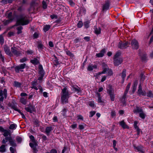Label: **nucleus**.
<instances>
[{
    "label": "nucleus",
    "instance_id": "nucleus-31",
    "mask_svg": "<svg viewBox=\"0 0 153 153\" xmlns=\"http://www.w3.org/2000/svg\"><path fill=\"white\" fill-rule=\"evenodd\" d=\"M14 109L15 111H17L19 113L22 115V118H25V116L24 114L23 113H22L17 108H16V107L14 108Z\"/></svg>",
    "mask_w": 153,
    "mask_h": 153
},
{
    "label": "nucleus",
    "instance_id": "nucleus-7",
    "mask_svg": "<svg viewBox=\"0 0 153 153\" xmlns=\"http://www.w3.org/2000/svg\"><path fill=\"white\" fill-rule=\"evenodd\" d=\"M132 48L134 49L137 50L139 47V43L138 41L135 39H133L131 42Z\"/></svg>",
    "mask_w": 153,
    "mask_h": 153
},
{
    "label": "nucleus",
    "instance_id": "nucleus-13",
    "mask_svg": "<svg viewBox=\"0 0 153 153\" xmlns=\"http://www.w3.org/2000/svg\"><path fill=\"white\" fill-rule=\"evenodd\" d=\"M7 96V90L6 89H4L3 91H0V96L1 97H3L5 98Z\"/></svg>",
    "mask_w": 153,
    "mask_h": 153
},
{
    "label": "nucleus",
    "instance_id": "nucleus-3",
    "mask_svg": "<svg viewBox=\"0 0 153 153\" xmlns=\"http://www.w3.org/2000/svg\"><path fill=\"white\" fill-rule=\"evenodd\" d=\"M103 70L102 71L99 72L94 75L96 79H98L100 76L102 74H105L108 68L107 65L105 63H103L102 64Z\"/></svg>",
    "mask_w": 153,
    "mask_h": 153
},
{
    "label": "nucleus",
    "instance_id": "nucleus-40",
    "mask_svg": "<svg viewBox=\"0 0 153 153\" xmlns=\"http://www.w3.org/2000/svg\"><path fill=\"white\" fill-rule=\"evenodd\" d=\"M90 22L89 21H87L84 22V25L85 27L86 28H88L89 27V24Z\"/></svg>",
    "mask_w": 153,
    "mask_h": 153
},
{
    "label": "nucleus",
    "instance_id": "nucleus-63",
    "mask_svg": "<svg viewBox=\"0 0 153 153\" xmlns=\"http://www.w3.org/2000/svg\"><path fill=\"white\" fill-rule=\"evenodd\" d=\"M53 121L54 122H57L58 121V118L56 116H54L53 118Z\"/></svg>",
    "mask_w": 153,
    "mask_h": 153
},
{
    "label": "nucleus",
    "instance_id": "nucleus-10",
    "mask_svg": "<svg viewBox=\"0 0 153 153\" xmlns=\"http://www.w3.org/2000/svg\"><path fill=\"white\" fill-rule=\"evenodd\" d=\"M73 90L78 94H81V88L77 85H74L72 86Z\"/></svg>",
    "mask_w": 153,
    "mask_h": 153
},
{
    "label": "nucleus",
    "instance_id": "nucleus-39",
    "mask_svg": "<svg viewBox=\"0 0 153 153\" xmlns=\"http://www.w3.org/2000/svg\"><path fill=\"white\" fill-rule=\"evenodd\" d=\"M134 149L136 151L142 152L141 148L139 146H134Z\"/></svg>",
    "mask_w": 153,
    "mask_h": 153
},
{
    "label": "nucleus",
    "instance_id": "nucleus-44",
    "mask_svg": "<svg viewBox=\"0 0 153 153\" xmlns=\"http://www.w3.org/2000/svg\"><path fill=\"white\" fill-rule=\"evenodd\" d=\"M42 4L43 8L44 9H46L47 7V5L46 4V2L45 1V0H43V1L42 2Z\"/></svg>",
    "mask_w": 153,
    "mask_h": 153
},
{
    "label": "nucleus",
    "instance_id": "nucleus-37",
    "mask_svg": "<svg viewBox=\"0 0 153 153\" xmlns=\"http://www.w3.org/2000/svg\"><path fill=\"white\" fill-rule=\"evenodd\" d=\"M10 150L11 153H16V147H11L10 148Z\"/></svg>",
    "mask_w": 153,
    "mask_h": 153
},
{
    "label": "nucleus",
    "instance_id": "nucleus-53",
    "mask_svg": "<svg viewBox=\"0 0 153 153\" xmlns=\"http://www.w3.org/2000/svg\"><path fill=\"white\" fill-rule=\"evenodd\" d=\"M107 71H108V75L111 76L113 74L112 71L111 69H109L108 68Z\"/></svg>",
    "mask_w": 153,
    "mask_h": 153
},
{
    "label": "nucleus",
    "instance_id": "nucleus-34",
    "mask_svg": "<svg viewBox=\"0 0 153 153\" xmlns=\"http://www.w3.org/2000/svg\"><path fill=\"white\" fill-rule=\"evenodd\" d=\"M17 127V125L15 124H12L10 125L9 128L10 129H15Z\"/></svg>",
    "mask_w": 153,
    "mask_h": 153
},
{
    "label": "nucleus",
    "instance_id": "nucleus-20",
    "mask_svg": "<svg viewBox=\"0 0 153 153\" xmlns=\"http://www.w3.org/2000/svg\"><path fill=\"white\" fill-rule=\"evenodd\" d=\"M9 143L10 145L13 147H16L17 146V145L15 142L14 139L12 138H11V139L10 140Z\"/></svg>",
    "mask_w": 153,
    "mask_h": 153
},
{
    "label": "nucleus",
    "instance_id": "nucleus-62",
    "mask_svg": "<svg viewBox=\"0 0 153 153\" xmlns=\"http://www.w3.org/2000/svg\"><path fill=\"white\" fill-rule=\"evenodd\" d=\"M77 118L78 120H83V117L80 115H79L77 116Z\"/></svg>",
    "mask_w": 153,
    "mask_h": 153
},
{
    "label": "nucleus",
    "instance_id": "nucleus-29",
    "mask_svg": "<svg viewBox=\"0 0 153 153\" xmlns=\"http://www.w3.org/2000/svg\"><path fill=\"white\" fill-rule=\"evenodd\" d=\"M101 29L100 27H95L94 29V32L95 34L98 35L100 33Z\"/></svg>",
    "mask_w": 153,
    "mask_h": 153
},
{
    "label": "nucleus",
    "instance_id": "nucleus-41",
    "mask_svg": "<svg viewBox=\"0 0 153 153\" xmlns=\"http://www.w3.org/2000/svg\"><path fill=\"white\" fill-rule=\"evenodd\" d=\"M11 21V19L4 20L3 21V22L4 25H6L9 24Z\"/></svg>",
    "mask_w": 153,
    "mask_h": 153
},
{
    "label": "nucleus",
    "instance_id": "nucleus-5",
    "mask_svg": "<svg viewBox=\"0 0 153 153\" xmlns=\"http://www.w3.org/2000/svg\"><path fill=\"white\" fill-rule=\"evenodd\" d=\"M11 53L13 56V54L16 56H20L22 54V52L16 47L13 46L11 48Z\"/></svg>",
    "mask_w": 153,
    "mask_h": 153
},
{
    "label": "nucleus",
    "instance_id": "nucleus-38",
    "mask_svg": "<svg viewBox=\"0 0 153 153\" xmlns=\"http://www.w3.org/2000/svg\"><path fill=\"white\" fill-rule=\"evenodd\" d=\"M147 96L148 97H150V98H153V94H152V91H149L147 93Z\"/></svg>",
    "mask_w": 153,
    "mask_h": 153
},
{
    "label": "nucleus",
    "instance_id": "nucleus-61",
    "mask_svg": "<svg viewBox=\"0 0 153 153\" xmlns=\"http://www.w3.org/2000/svg\"><path fill=\"white\" fill-rule=\"evenodd\" d=\"M25 109L27 111L31 113L32 112V110L31 109L28 107H26L25 108Z\"/></svg>",
    "mask_w": 153,
    "mask_h": 153
},
{
    "label": "nucleus",
    "instance_id": "nucleus-49",
    "mask_svg": "<svg viewBox=\"0 0 153 153\" xmlns=\"http://www.w3.org/2000/svg\"><path fill=\"white\" fill-rule=\"evenodd\" d=\"M29 145L31 148H33V150L34 152H35L36 151V147H34V145L33 144V143H29Z\"/></svg>",
    "mask_w": 153,
    "mask_h": 153
},
{
    "label": "nucleus",
    "instance_id": "nucleus-6",
    "mask_svg": "<svg viewBox=\"0 0 153 153\" xmlns=\"http://www.w3.org/2000/svg\"><path fill=\"white\" fill-rule=\"evenodd\" d=\"M26 66V64L25 63L22 64L20 65L16 66L15 68V69L16 72L17 73H19V71H23L22 69H24Z\"/></svg>",
    "mask_w": 153,
    "mask_h": 153
},
{
    "label": "nucleus",
    "instance_id": "nucleus-42",
    "mask_svg": "<svg viewBox=\"0 0 153 153\" xmlns=\"http://www.w3.org/2000/svg\"><path fill=\"white\" fill-rule=\"evenodd\" d=\"M14 85L15 86L18 87H19L21 86V84L18 82L15 81L14 82Z\"/></svg>",
    "mask_w": 153,
    "mask_h": 153
},
{
    "label": "nucleus",
    "instance_id": "nucleus-45",
    "mask_svg": "<svg viewBox=\"0 0 153 153\" xmlns=\"http://www.w3.org/2000/svg\"><path fill=\"white\" fill-rule=\"evenodd\" d=\"M80 11L81 13L84 14H85L86 12V10L85 8L82 7L80 8Z\"/></svg>",
    "mask_w": 153,
    "mask_h": 153
},
{
    "label": "nucleus",
    "instance_id": "nucleus-60",
    "mask_svg": "<svg viewBox=\"0 0 153 153\" xmlns=\"http://www.w3.org/2000/svg\"><path fill=\"white\" fill-rule=\"evenodd\" d=\"M14 33L13 32H8V34L9 37H10L12 36H13Z\"/></svg>",
    "mask_w": 153,
    "mask_h": 153
},
{
    "label": "nucleus",
    "instance_id": "nucleus-35",
    "mask_svg": "<svg viewBox=\"0 0 153 153\" xmlns=\"http://www.w3.org/2000/svg\"><path fill=\"white\" fill-rule=\"evenodd\" d=\"M22 29L23 27L21 26H19L17 28V30H18L17 33L18 34H19L21 33H22Z\"/></svg>",
    "mask_w": 153,
    "mask_h": 153
},
{
    "label": "nucleus",
    "instance_id": "nucleus-15",
    "mask_svg": "<svg viewBox=\"0 0 153 153\" xmlns=\"http://www.w3.org/2000/svg\"><path fill=\"white\" fill-rule=\"evenodd\" d=\"M138 123L137 121H135L134 122V128L137 131V134L139 135L140 134V129L139 128V127L137 126Z\"/></svg>",
    "mask_w": 153,
    "mask_h": 153
},
{
    "label": "nucleus",
    "instance_id": "nucleus-50",
    "mask_svg": "<svg viewBox=\"0 0 153 153\" xmlns=\"http://www.w3.org/2000/svg\"><path fill=\"white\" fill-rule=\"evenodd\" d=\"M66 53L67 55L69 56H70L73 57L74 56L73 54L68 50H67L66 51Z\"/></svg>",
    "mask_w": 153,
    "mask_h": 153
},
{
    "label": "nucleus",
    "instance_id": "nucleus-22",
    "mask_svg": "<svg viewBox=\"0 0 153 153\" xmlns=\"http://www.w3.org/2000/svg\"><path fill=\"white\" fill-rule=\"evenodd\" d=\"M31 83L32 85L31 88H32L36 90H38V88L36 86L37 85V82L34 81H32Z\"/></svg>",
    "mask_w": 153,
    "mask_h": 153
},
{
    "label": "nucleus",
    "instance_id": "nucleus-58",
    "mask_svg": "<svg viewBox=\"0 0 153 153\" xmlns=\"http://www.w3.org/2000/svg\"><path fill=\"white\" fill-rule=\"evenodd\" d=\"M77 124L76 123L74 124L71 126V127L72 128L74 129L77 127Z\"/></svg>",
    "mask_w": 153,
    "mask_h": 153
},
{
    "label": "nucleus",
    "instance_id": "nucleus-52",
    "mask_svg": "<svg viewBox=\"0 0 153 153\" xmlns=\"http://www.w3.org/2000/svg\"><path fill=\"white\" fill-rule=\"evenodd\" d=\"M27 60L26 57H24L23 58L20 60V62L21 63H23L26 62Z\"/></svg>",
    "mask_w": 153,
    "mask_h": 153
},
{
    "label": "nucleus",
    "instance_id": "nucleus-18",
    "mask_svg": "<svg viewBox=\"0 0 153 153\" xmlns=\"http://www.w3.org/2000/svg\"><path fill=\"white\" fill-rule=\"evenodd\" d=\"M97 68V66L96 65H93L90 64L88 66L87 69L89 71H91L94 69H95Z\"/></svg>",
    "mask_w": 153,
    "mask_h": 153
},
{
    "label": "nucleus",
    "instance_id": "nucleus-55",
    "mask_svg": "<svg viewBox=\"0 0 153 153\" xmlns=\"http://www.w3.org/2000/svg\"><path fill=\"white\" fill-rule=\"evenodd\" d=\"M26 53L28 54H32L33 53V51L31 50H28L26 51Z\"/></svg>",
    "mask_w": 153,
    "mask_h": 153
},
{
    "label": "nucleus",
    "instance_id": "nucleus-11",
    "mask_svg": "<svg viewBox=\"0 0 153 153\" xmlns=\"http://www.w3.org/2000/svg\"><path fill=\"white\" fill-rule=\"evenodd\" d=\"M114 64L115 66H118L121 64L123 62V60L121 58H119L114 59Z\"/></svg>",
    "mask_w": 153,
    "mask_h": 153
},
{
    "label": "nucleus",
    "instance_id": "nucleus-21",
    "mask_svg": "<svg viewBox=\"0 0 153 153\" xmlns=\"http://www.w3.org/2000/svg\"><path fill=\"white\" fill-rule=\"evenodd\" d=\"M130 85H131L130 83H128V84L127 85L126 88V90H125V92L124 93V95L123 97V98H125L126 96V95L127 94V93L129 90V89L130 88Z\"/></svg>",
    "mask_w": 153,
    "mask_h": 153
},
{
    "label": "nucleus",
    "instance_id": "nucleus-2",
    "mask_svg": "<svg viewBox=\"0 0 153 153\" xmlns=\"http://www.w3.org/2000/svg\"><path fill=\"white\" fill-rule=\"evenodd\" d=\"M30 22V20L27 16L22 15L19 17L16 24L17 25H24L28 24Z\"/></svg>",
    "mask_w": 153,
    "mask_h": 153
},
{
    "label": "nucleus",
    "instance_id": "nucleus-24",
    "mask_svg": "<svg viewBox=\"0 0 153 153\" xmlns=\"http://www.w3.org/2000/svg\"><path fill=\"white\" fill-rule=\"evenodd\" d=\"M6 148L5 146L4 145H2L0 147V152L4 153L6 152Z\"/></svg>",
    "mask_w": 153,
    "mask_h": 153
},
{
    "label": "nucleus",
    "instance_id": "nucleus-30",
    "mask_svg": "<svg viewBox=\"0 0 153 153\" xmlns=\"http://www.w3.org/2000/svg\"><path fill=\"white\" fill-rule=\"evenodd\" d=\"M109 7V4L108 2H107L104 4L103 7V10H107Z\"/></svg>",
    "mask_w": 153,
    "mask_h": 153
},
{
    "label": "nucleus",
    "instance_id": "nucleus-23",
    "mask_svg": "<svg viewBox=\"0 0 153 153\" xmlns=\"http://www.w3.org/2000/svg\"><path fill=\"white\" fill-rule=\"evenodd\" d=\"M20 101L22 104L25 105L27 103V97H22L20 98Z\"/></svg>",
    "mask_w": 153,
    "mask_h": 153
},
{
    "label": "nucleus",
    "instance_id": "nucleus-64",
    "mask_svg": "<svg viewBox=\"0 0 153 153\" xmlns=\"http://www.w3.org/2000/svg\"><path fill=\"white\" fill-rule=\"evenodd\" d=\"M50 153H57V151L56 150L53 149L50 151Z\"/></svg>",
    "mask_w": 153,
    "mask_h": 153
},
{
    "label": "nucleus",
    "instance_id": "nucleus-17",
    "mask_svg": "<svg viewBox=\"0 0 153 153\" xmlns=\"http://www.w3.org/2000/svg\"><path fill=\"white\" fill-rule=\"evenodd\" d=\"M143 109L141 107L136 106L133 111L135 114L140 113L143 111Z\"/></svg>",
    "mask_w": 153,
    "mask_h": 153
},
{
    "label": "nucleus",
    "instance_id": "nucleus-4",
    "mask_svg": "<svg viewBox=\"0 0 153 153\" xmlns=\"http://www.w3.org/2000/svg\"><path fill=\"white\" fill-rule=\"evenodd\" d=\"M107 91L110 97V100L111 101H114V90L110 85H108V88L107 89Z\"/></svg>",
    "mask_w": 153,
    "mask_h": 153
},
{
    "label": "nucleus",
    "instance_id": "nucleus-56",
    "mask_svg": "<svg viewBox=\"0 0 153 153\" xmlns=\"http://www.w3.org/2000/svg\"><path fill=\"white\" fill-rule=\"evenodd\" d=\"M30 138L31 140L32 141L33 143H35V140L34 138V137L32 135H31L30 136Z\"/></svg>",
    "mask_w": 153,
    "mask_h": 153
},
{
    "label": "nucleus",
    "instance_id": "nucleus-36",
    "mask_svg": "<svg viewBox=\"0 0 153 153\" xmlns=\"http://www.w3.org/2000/svg\"><path fill=\"white\" fill-rule=\"evenodd\" d=\"M97 96L98 97V101H97L99 103H102L103 101L101 99L100 94L99 93H97Z\"/></svg>",
    "mask_w": 153,
    "mask_h": 153
},
{
    "label": "nucleus",
    "instance_id": "nucleus-16",
    "mask_svg": "<svg viewBox=\"0 0 153 153\" xmlns=\"http://www.w3.org/2000/svg\"><path fill=\"white\" fill-rule=\"evenodd\" d=\"M119 124L120 126L123 128L128 129L129 127L125 123L124 120H122L119 123Z\"/></svg>",
    "mask_w": 153,
    "mask_h": 153
},
{
    "label": "nucleus",
    "instance_id": "nucleus-25",
    "mask_svg": "<svg viewBox=\"0 0 153 153\" xmlns=\"http://www.w3.org/2000/svg\"><path fill=\"white\" fill-rule=\"evenodd\" d=\"M52 130V127L48 126L47 127L45 128V132L47 134H48Z\"/></svg>",
    "mask_w": 153,
    "mask_h": 153
},
{
    "label": "nucleus",
    "instance_id": "nucleus-19",
    "mask_svg": "<svg viewBox=\"0 0 153 153\" xmlns=\"http://www.w3.org/2000/svg\"><path fill=\"white\" fill-rule=\"evenodd\" d=\"M37 47L39 50H41L44 48V46L42 44L41 41H39L37 42Z\"/></svg>",
    "mask_w": 153,
    "mask_h": 153
},
{
    "label": "nucleus",
    "instance_id": "nucleus-26",
    "mask_svg": "<svg viewBox=\"0 0 153 153\" xmlns=\"http://www.w3.org/2000/svg\"><path fill=\"white\" fill-rule=\"evenodd\" d=\"M137 85V82H134L132 87L131 89H132V91L133 93L134 92L136 89Z\"/></svg>",
    "mask_w": 153,
    "mask_h": 153
},
{
    "label": "nucleus",
    "instance_id": "nucleus-43",
    "mask_svg": "<svg viewBox=\"0 0 153 153\" xmlns=\"http://www.w3.org/2000/svg\"><path fill=\"white\" fill-rule=\"evenodd\" d=\"M2 132H4V135L5 137L7 136L10 134V132L4 129Z\"/></svg>",
    "mask_w": 153,
    "mask_h": 153
},
{
    "label": "nucleus",
    "instance_id": "nucleus-9",
    "mask_svg": "<svg viewBox=\"0 0 153 153\" xmlns=\"http://www.w3.org/2000/svg\"><path fill=\"white\" fill-rule=\"evenodd\" d=\"M137 94L139 95H142L145 96L146 95V92L145 91H143L142 90L141 85H139L137 92Z\"/></svg>",
    "mask_w": 153,
    "mask_h": 153
},
{
    "label": "nucleus",
    "instance_id": "nucleus-12",
    "mask_svg": "<svg viewBox=\"0 0 153 153\" xmlns=\"http://www.w3.org/2000/svg\"><path fill=\"white\" fill-rule=\"evenodd\" d=\"M128 45V43L127 42L125 43H122L121 42H120L118 45V47L121 49H123L127 48Z\"/></svg>",
    "mask_w": 153,
    "mask_h": 153
},
{
    "label": "nucleus",
    "instance_id": "nucleus-33",
    "mask_svg": "<svg viewBox=\"0 0 153 153\" xmlns=\"http://www.w3.org/2000/svg\"><path fill=\"white\" fill-rule=\"evenodd\" d=\"M126 76V70L125 69H124L122 74V78L123 79V81L124 80Z\"/></svg>",
    "mask_w": 153,
    "mask_h": 153
},
{
    "label": "nucleus",
    "instance_id": "nucleus-54",
    "mask_svg": "<svg viewBox=\"0 0 153 153\" xmlns=\"http://www.w3.org/2000/svg\"><path fill=\"white\" fill-rule=\"evenodd\" d=\"M40 72H41V73L42 74V75L41 76L39 77L38 78V79L39 80H40L42 79V78L43 77V71L42 70H40Z\"/></svg>",
    "mask_w": 153,
    "mask_h": 153
},
{
    "label": "nucleus",
    "instance_id": "nucleus-8",
    "mask_svg": "<svg viewBox=\"0 0 153 153\" xmlns=\"http://www.w3.org/2000/svg\"><path fill=\"white\" fill-rule=\"evenodd\" d=\"M4 48L6 53L10 56H13L11 51H10L9 47L7 45H4Z\"/></svg>",
    "mask_w": 153,
    "mask_h": 153
},
{
    "label": "nucleus",
    "instance_id": "nucleus-51",
    "mask_svg": "<svg viewBox=\"0 0 153 153\" xmlns=\"http://www.w3.org/2000/svg\"><path fill=\"white\" fill-rule=\"evenodd\" d=\"M0 42L1 45H2L4 42V38L3 36L1 35H0Z\"/></svg>",
    "mask_w": 153,
    "mask_h": 153
},
{
    "label": "nucleus",
    "instance_id": "nucleus-47",
    "mask_svg": "<svg viewBox=\"0 0 153 153\" xmlns=\"http://www.w3.org/2000/svg\"><path fill=\"white\" fill-rule=\"evenodd\" d=\"M145 114L143 111L139 114L140 117L143 119H144L145 118Z\"/></svg>",
    "mask_w": 153,
    "mask_h": 153
},
{
    "label": "nucleus",
    "instance_id": "nucleus-48",
    "mask_svg": "<svg viewBox=\"0 0 153 153\" xmlns=\"http://www.w3.org/2000/svg\"><path fill=\"white\" fill-rule=\"evenodd\" d=\"M83 25L82 22L81 21H79L77 24V26L78 27L81 28L82 27Z\"/></svg>",
    "mask_w": 153,
    "mask_h": 153
},
{
    "label": "nucleus",
    "instance_id": "nucleus-46",
    "mask_svg": "<svg viewBox=\"0 0 153 153\" xmlns=\"http://www.w3.org/2000/svg\"><path fill=\"white\" fill-rule=\"evenodd\" d=\"M120 53L119 52H117L116 53L115 55L114 56V59H117V58H120V57H119L120 56Z\"/></svg>",
    "mask_w": 153,
    "mask_h": 153
},
{
    "label": "nucleus",
    "instance_id": "nucleus-27",
    "mask_svg": "<svg viewBox=\"0 0 153 153\" xmlns=\"http://www.w3.org/2000/svg\"><path fill=\"white\" fill-rule=\"evenodd\" d=\"M30 62L34 65H37L39 63V60L36 58H34L33 59L30 60Z\"/></svg>",
    "mask_w": 153,
    "mask_h": 153
},
{
    "label": "nucleus",
    "instance_id": "nucleus-32",
    "mask_svg": "<svg viewBox=\"0 0 153 153\" xmlns=\"http://www.w3.org/2000/svg\"><path fill=\"white\" fill-rule=\"evenodd\" d=\"M51 26L49 25H46L44 27L43 30L45 32L48 31L50 28Z\"/></svg>",
    "mask_w": 153,
    "mask_h": 153
},
{
    "label": "nucleus",
    "instance_id": "nucleus-14",
    "mask_svg": "<svg viewBox=\"0 0 153 153\" xmlns=\"http://www.w3.org/2000/svg\"><path fill=\"white\" fill-rule=\"evenodd\" d=\"M105 52V49H103L100 51V53H97L96 56L98 57H102L103 56L104 53Z\"/></svg>",
    "mask_w": 153,
    "mask_h": 153
},
{
    "label": "nucleus",
    "instance_id": "nucleus-57",
    "mask_svg": "<svg viewBox=\"0 0 153 153\" xmlns=\"http://www.w3.org/2000/svg\"><path fill=\"white\" fill-rule=\"evenodd\" d=\"M96 113L95 111H91L90 112L89 117H92Z\"/></svg>",
    "mask_w": 153,
    "mask_h": 153
},
{
    "label": "nucleus",
    "instance_id": "nucleus-28",
    "mask_svg": "<svg viewBox=\"0 0 153 153\" xmlns=\"http://www.w3.org/2000/svg\"><path fill=\"white\" fill-rule=\"evenodd\" d=\"M54 59H53V62L54 63V64L55 65H57L59 64V62L58 61V59L56 57V56L54 55Z\"/></svg>",
    "mask_w": 153,
    "mask_h": 153
},
{
    "label": "nucleus",
    "instance_id": "nucleus-1",
    "mask_svg": "<svg viewBox=\"0 0 153 153\" xmlns=\"http://www.w3.org/2000/svg\"><path fill=\"white\" fill-rule=\"evenodd\" d=\"M70 94L66 87H65L62 89L61 93V100L62 103L65 104L68 102V99Z\"/></svg>",
    "mask_w": 153,
    "mask_h": 153
},
{
    "label": "nucleus",
    "instance_id": "nucleus-59",
    "mask_svg": "<svg viewBox=\"0 0 153 153\" xmlns=\"http://www.w3.org/2000/svg\"><path fill=\"white\" fill-rule=\"evenodd\" d=\"M89 106L91 107L94 106V102L93 101H91L89 103Z\"/></svg>",
    "mask_w": 153,
    "mask_h": 153
}]
</instances>
